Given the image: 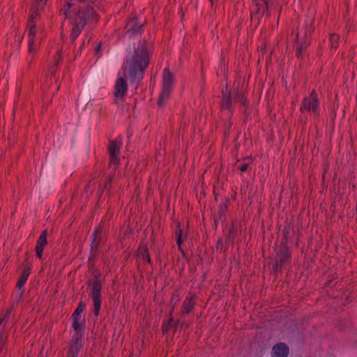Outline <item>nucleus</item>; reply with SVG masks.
<instances>
[{"mask_svg":"<svg viewBox=\"0 0 357 357\" xmlns=\"http://www.w3.org/2000/svg\"><path fill=\"white\" fill-rule=\"evenodd\" d=\"M90 187H91V184H90V183H89V184H87V185H86V187H85V190H86V192H88V191H89V188H90Z\"/></svg>","mask_w":357,"mask_h":357,"instance_id":"30","label":"nucleus"},{"mask_svg":"<svg viewBox=\"0 0 357 357\" xmlns=\"http://www.w3.org/2000/svg\"><path fill=\"white\" fill-rule=\"evenodd\" d=\"M211 4V7L213 8L215 6V0H209Z\"/></svg>","mask_w":357,"mask_h":357,"instance_id":"31","label":"nucleus"},{"mask_svg":"<svg viewBox=\"0 0 357 357\" xmlns=\"http://www.w3.org/2000/svg\"><path fill=\"white\" fill-rule=\"evenodd\" d=\"M252 158H248L245 159L244 162L240 165L238 169L241 172H247L249 169L250 165L252 164Z\"/></svg>","mask_w":357,"mask_h":357,"instance_id":"23","label":"nucleus"},{"mask_svg":"<svg viewBox=\"0 0 357 357\" xmlns=\"http://www.w3.org/2000/svg\"><path fill=\"white\" fill-rule=\"evenodd\" d=\"M141 25H139L137 22V19H131L127 24V28L128 32L132 33H137L141 30Z\"/></svg>","mask_w":357,"mask_h":357,"instance_id":"19","label":"nucleus"},{"mask_svg":"<svg viewBox=\"0 0 357 357\" xmlns=\"http://www.w3.org/2000/svg\"><path fill=\"white\" fill-rule=\"evenodd\" d=\"M61 52L58 51L57 56L54 59V64L50 68V70L52 74H53L56 72V68L59 66V63H61Z\"/></svg>","mask_w":357,"mask_h":357,"instance_id":"25","label":"nucleus"},{"mask_svg":"<svg viewBox=\"0 0 357 357\" xmlns=\"http://www.w3.org/2000/svg\"><path fill=\"white\" fill-rule=\"evenodd\" d=\"M340 36L336 33H331L329 37L331 48L335 50L339 44Z\"/></svg>","mask_w":357,"mask_h":357,"instance_id":"22","label":"nucleus"},{"mask_svg":"<svg viewBox=\"0 0 357 357\" xmlns=\"http://www.w3.org/2000/svg\"><path fill=\"white\" fill-rule=\"evenodd\" d=\"M110 181H111V179H109V180L107 181V183H106V184L105 185V186H104V187H102V186L100 185V188H99V190H100V191H101V192H102L104 191V190L107 188V185H109V183Z\"/></svg>","mask_w":357,"mask_h":357,"instance_id":"28","label":"nucleus"},{"mask_svg":"<svg viewBox=\"0 0 357 357\" xmlns=\"http://www.w3.org/2000/svg\"><path fill=\"white\" fill-rule=\"evenodd\" d=\"M121 145V141H118L117 139L112 141L109 143L108 146L109 153V154H119L120 147Z\"/></svg>","mask_w":357,"mask_h":357,"instance_id":"21","label":"nucleus"},{"mask_svg":"<svg viewBox=\"0 0 357 357\" xmlns=\"http://www.w3.org/2000/svg\"><path fill=\"white\" fill-rule=\"evenodd\" d=\"M231 104V98L229 95H227L225 93L223 94L222 101V109H229Z\"/></svg>","mask_w":357,"mask_h":357,"instance_id":"24","label":"nucleus"},{"mask_svg":"<svg viewBox=\"0 0 357 357\" xmlns=\"http://www.w3.org/2000/svg\"><path fill=\"white\" fill-rule=\"evenodd\" d=\"M101 235H102V229L99 227L97 228L93 234L92 236V242L91 245V252L93 254V256L94 257L98 248L99 247L100 241L101 240Z\"/></svg>","mask_w":357,"mask_h":357,"instance_id":"13","label":"nucleus"},{"mask_svg":"<svg viewBox=\"0 0 357 357\" xmlns=\"http://www.w3.org/2000/svg\"><path fill=\"white\" fill-rule=\"evenodd\" d=\"M291 257V253L289 248L283 245L282 246L277 252V258L275 261L276 269L281 268L286 263Z\"/></svg>","mask_w":357,"mask_h":357,"instance_id":"9","label":"nucleus"},{"mask_svg":"<svg viewBox=\"0 0 357 357\" xmlns=\"http://www.w3.org/2000/svg\"><path fill=\"white\" fill-rule=\"evenodd\" d=\"M85 308V305L83 303H79L75 312L73 314V318H80V314L83 312Z\"/></svg>","mask_w":357,"mask_h":357,"instance_id":"26","label":"nucleus"},{"mask_svg":"<svg viewBox=\"0 0 357 357\" xmlns=\"http://www.w3.org/2000/svg\"><path fill=\"white\" fill-rule=\"evenodd\" d=\"M30 274V268H24L21 273L17 287L20 289L26 283Z\"/></svg>","mask_w":357,"mask_h":357,"instance_id":"18","label":"nucleus"},{"mask_svg":"<svg viewBox=\"0 0 357 357\" xmlns=\"http://www.w3.org/2000/svg\"><path fill=\"white\" fill-rule=\"evenodd\" d=\"M100 48H101V45H100H100H98V46L96 47V54H98L99 51L100 50Z\"/></svg>","mask_w":357,"mask_h":357,"instance_id":"29","label":"nucleus"},{"mask_svg":"<svg viewBox=\"0 0 357 357\" xmlns=\"http://www.w3.org/2000/svg\"><path fill=\"white\" fill-rule=\"evenodd\" d=\"M275 8V0H253L251 19L259 20V16H269V11Z\"/></svg>","mask_w":357,"mask_h":357,"instance_id":"6","label":"nucleus"},{"mask_svg":"<svg viewBox=\"0 0 357 357\" xmlns=\"http://www.w3.org/2000/svg\"><path fill=\"white\" fill-rule=\"evenodd\" d=\"M172 90L162 89L160 96L159 97V100L158 104L160 107H162L167 100L169 99Z\"/></svg>","mask_w":357,"mask_h":357,"instance_id":"20","label":"nucleus"},{"mask_svg":"<svg viewBox=\"0 0 357 357\" xmlns=\"http://www.w3.org/2000/svg\"><path fill=\"white\" fill-rule=\"evenodd\" d=\"M173 86V75L168 68L163 71L162 89L172 90Z\"/></svg>","mask_w":357,"mask_h":357,"instance_id":"15","label":"nucleus"},{"mask_svg":"<svg viewBox=\"0 0 357 357\" xmlns=\"http://www.w3.org/2000/svg\"><path fill=\"white\" fill-rule=\"evenodd\" d=\"M47 1L35 0L31 8L30 17L27 24L28 56L30 60H32L43 38V31L36 27V20L39 16V10L43 8Z\"/></svg>","mask_w":357,"mask_h":357,"instance_id":"3","label":"nucleus"},{"mask_svg":"<svg viewBox=\"0 0 357 357\" xmlns=\"http://www.w3.org/2000/svg\"><path fill=\"white\" fill-rule=\"evenodd\" d=\"M272 357H287L289 354V348L283 342L275 345L272 349Z\"/></svg>","mask_w":357,"mask_h":357,"instance_id":"12","label":"nucleus"},{"mask_svg":"<svg viewBox=\"0 0 357 357\" xmlns=\"http://www.w3.org/2000/svg\"><path fill=\"white\" fill-rule=\"evenodd\" d=\"M138 256L139 258H142L144 261H146L148 264H151V257L146 247L144 245H140L139 247Z\"/></svg>","mask_w":357,"mask_h":357,"instance_id":"17","label":"nucleus"},{"mask_svg":"<svg viewBox=\"0 0 357 357\" xmlns=\"http://www.w3.org/2000/svg\"><path fill=\"white\" fill-rule=\"evenodd\" d=\"M95 280L91 282V291L90 296L93 302V312L96 317H98L101 307L102 298H101V289L102 284L100 281L98 280V275H94Z\"/></svg>","mask_w":357,"mask_h":357,"instance_id":"7","label":"nucleus"},{"mask_svg":"<svg viewBox=\"0 0 357 357\" xmlns=\"http://www.w3.org/2000/svg\"><path fill=\"white\" fill-rule=\"evenodd\" d=\"M73 328L74 333L72 336V340L66 357H77L83 346V330L79 318H73Z\"/></svg>","mask_w":357,"mask_h":357,"instance_id":"5","label":"nucleus"},{"mask_svg":"<svg viewBox=\"0 0 357 357\" xmlns=\"http://www.w3.org/2000/svg\"><path fill=\"white\" fill-rule=\"evenodd\" d=\"M195 305V296L194 295L188 296L184 301L182 306L181 315L188 314Z\"/></svg>","mask_w":357,"mask_h":357,"instance_id":"14","label":"nucleus"},{"mask_svg":"<svg viewBox=\"0 0 357 357\" xmlns=\"http://www.w3.org/2000/svg\"><path fill=\"white\" fill-rule=\"evenodd\" d=\"M175 236L176 239V243L178 246L179 250L183 252V250L181 248V245L183 242V239L185 238V236L183 237V232L181 229L180 223H177L176 228L175 230Z\"/></svg>","mask_w":357,"mask_h":357,"instance_id":"16","label":"nucleus"},{"mask_svg":"<svg viewBox=\"0 0 357 357\" xmlns=\"http://www.w3.org/2000/svg\"><path fill=\"white\" fill-rule=\"evenodd\" d=\"M149 63V54L146 47L138 45L133 54L129 58L123 68L124 76L128 77L130 82H139L144 77V70Z\"/></svg>","mask_w":357,"mask_h":357,"instance_id":"2","label":"nucleus"},{"mask_svg":"<svg viewBox=\"0 0 357 357\" xmlns=\"http://www.w3.org/2000/svg\"><path fill=\"white\" fill-rule=\"evenodd\" d=\"M128 90V85L126 79L123 77H119L115 84L114 96L116 99H122Z\"/></svg>","mask_w":357,"mask_h":357,"instance_id":"10","label":"nucleus"},{"mask_svg":"<svg viewBox=\"0 0 357 357\" xmlns=\"http://www.w3.org/2000/svg\"><path fill=\"white\" fill-rule=\"evenodd\" d=\"M300 111L302 113L307 112L310 114L319 115V100L317 94L313 90L308 97H305L300 106Z\"/></svg>","mask_w":357,"mask_h":357,"instance_id":"8","label":"nucleus"},{"mask_svg":"<svg viewBox=\"0 0 357 357\" xmlns=\"http://www.w3.org/2000/svg\"><path fill=\"white\" fill-rule=\"evenodd\" d=\"M109 167L110 168H113L114 169L119 162V154H109Z\"/></svg>","mask_w":357,"mask_h":357,"instance_id":"27","label":"nucleus"},{"mask_svg":"<svg viewBox=\"0 0 357 357\" xmlns=\"http://www.w3.org/2000/svg\"><path fill=\"white\" fill-rule=\"evenodd\" d=\"M47 231L46 229L43 230L41 232V234L37 241V243H36V256L40 259L42 257V254H43V250H44L45 245L47 244Z\"/></svg>","mask_w":357,"mask_h":357,"instance_id":"11","label":"nucleus"},{"mask_svg":"<svg viewBox=\"0 0 357 357\" xmlns=\"http://www.w3.org/2000/svg\"><path fill=\"white\" fill-rule=\"evenodd\" d=\"M85 0H70L60 10V13L65 19L68 18L73 25L70 38L74 41L82 32L86 22L90 20L98 21L96 13L93 8H87L82 11L77 1H84Z\"/></svg>","mask_w":357,"mask_h":357,"instance_id":"1","label":"nucleus"},{"mask_svg":"<svg viewBox=\"0 0 357 357\" xmlns=\"http://www.w3.org/2000/svg\"><path fill=\"white\" fill-rule=\"evenodd\" d=\"M314 20H307L304 26L298 31L296 39V52L298 58H301L303 53L310 44V36L314 31Z\"/></svg>","mask_w":357,"mask_h":357,"instance_id":"4","label":"nucleus"}]
</instances>
